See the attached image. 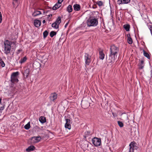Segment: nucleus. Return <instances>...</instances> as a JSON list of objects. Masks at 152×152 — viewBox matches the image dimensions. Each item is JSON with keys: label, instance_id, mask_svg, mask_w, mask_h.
Masks as SVG:
<instances>
[{"label": "nucleus", "instance_id": "1", "mask_svg": "<svg viewBox=\"0 0 152 152\" xmlns=\"http://www.w3.org/2000/svg\"><path fill=\"white\" fill-rule=\"evenodd\" d=\"M119 51L118 48L114 45L111 46L110 48V53L108 56H107V62L110 64L113 63L115 61V57H116Z\"/></svg>", "mask_w": 152, "mask_h": 152}, {"label": "nucleus", "instance_id": "2", "mask_svg": "<svg viewBox=\"0 0 152 152\" xmlns=\"http://www.w3.org/2000/svg\"><path fill=\"white\" fill-rule=\"evenodd\" d=\"M11 44V42L8 40H5L4 41V53L7 55L10 53Z\"/></svg>", "mask_w": 152, "mask_h": 152}, {"label": "nucleus", "instance_id": "3", "mask_svg": "<svg viewBox=\"0 0 152 152\" xmlns=\"http://www.w3.org/2000/svg\"><path fill=\"white\" fill-rule=\"evenodd\" d=\"M87 23L89 27L96 26L98 23V20L95 18H90L87 20Z\"/></svg>", "mask_w": 152, "mask_h": 152}, {"label": "nucleus", "instance_id": "4", "mask_svg": "<svg viewBox=\"0 0 152 152\" xmlns=\"http://www.w3.org/2000/svg\"><path fill=\"white\" fill-rule=\"evenodd\" d=\"M19 73L18 72H13L12 73L11 77V81L13 83H18V75Z\"/></svg>", "mask_w": 152, "mask_h": 152}, {"label": "nucleus", "instance_id": "5", "mask_svg": "<svg viewBox=\"0 0 152 152\" xmlns=\"http://www.w3.org/2000/svg\"><path fill=\"white\" fill-rule=\"evenodd\" d=\"M92 141L93 145L96 146H98L100 145L101 143L100 139L94 137L92 139Z\"/></svg>", "mask_w": 152, "mask_h": 152}, {"label": "nucleus", "instance_id": "6", "mask_svg": "<svg viewBox=\"0 0 152 152\" xmlns=\"http://www.w3.org/2000/svg\"><path fill=\"white\" fill-rule=\"evenodd\" d=\"M89 100H90L89 99L86 100H82L81 105L83 108L86 109L89 107L90 106V102Z\"/></svg>", "mask_w": 152, "mask_h": 152}, {"label": "nucleus", "instance_id": "7", "mask_svg": "<svg viewBox=\"0 0 152 152\" xmlns=\"http://www.w3.org/2000/svg\"><path fill=\"white\" fill-rule=\"evenodd\" d=\"M91 56H90L88 53H85V63L87 65H88L91 61Z\"/></svg>", "mask_w": 152, "mask_h": 152}, {"label": "nucleus", "instance_id": "8", "mask_svg": "<svg viewBox=\"0 0 152 152\" xmlns=\"http://www.w3.org/2000/svg\"><path fill=\"white\" fill-rule=\"evenodd\" d=\"M41 139V137L39 136L37 137H32L31 138V140L33 143H37L39 142Z\"/></svg>", "mask_w": 152, "mask_h": 152}, {"label": "nucleus", "instance_id": "9", "mask_svg": "<svg viewBox=\"0 0 152 152\" xmlns=\"http://www.w3.org/2000/svg\"><path fill=\"white\" fill-rule=\"evenodd\" d=\"M49 98L51 101L54 102L57 98V94L56 93H52L50 94Z\"/></svg>", "mask_w": 152, "mask_h": 152}, {"label": "nucleus", "instance_id": "10", "mask_svg": "<svg viewBox=\"0 0 152 152\" xmlns=\"http://www.w3.org/2000/svg\"><path fill=\"white\" fill-rule=\"evenodd\" d=\"M89 142L87 141H84L83 142L81 145L82 147L86 149H87L88 146Z\"/></svg>", "mask_w": 152, "mask_h": 152}, {"label": "nucleus", "instance_id": "11", "mask_svg": "<svg viewBox=\"0 0 152 152\" xmlns=\"http://www.w3.org/2000/svg\"><path fill=\"white\" fill-rule=\"evenodd\" d=\"M61 2H58H58L52 8L53 10H56L59 8L61 6Z\"/></svg>", "mask_w": 152, "mask_h": 152}, {"label": "nucleus", "instance_id": "12", "mask_svg": "<svg viewBox=\"0 0 152 152\" xmlns=\"http://www.w3.org/2000/svg\"><path fill=\"white\" fill-rule=\"evenodd\" d=\"M41 22L40 20H35L34 22V25L36 27H39L41 25Z\"/></svg>", "mask_w": 152, "mask_h": 152}, {"label": "nucleus", "instance_id": "13", "mask_svg": "<svg viewBox=\"0 0 152 152\" xmlns=\"http://www.w3.org/2000/svg\"><path fill=\"white\" fill-rule=\"evenodd\" d=\"M127 42L129 44H131L133 42L132 39L131 37V35L129 34H127Z\"/></svg>", "mask_w": 152, "mask_h": 152}, {"label": "nucleus", "instance_id": "14", "mask_svg": "<svg viewBox=\"0 0 152 152\" xmlns=\"http://www.w3.org/2000/svg\"><path fill=\"white\" fill-rule=\"evenodd\" d=\"M35 147L33 145H31L29 146L26 149V151L27 152H30L34 150Z\"/></svg>", "mask_w": 152, "mask_h": 152}, {"label": "nucleus", "instance_id": "15", "mask_svg": "<svg viewBox=\"0 0 152 152\" xmlns=\"http://www.w3.org/2000/svg\"><path fill=\"white\" fill-rule=\"evenodd\" d=\"M73 7L74 10L76 11H79L80 10V5L76 4L74 5Z\"/></svg>", "mask_w": 152, "mask_h": 152}, {"label": "nucleus", "instance_id": "16", "mask_svg": "<svg viewBox=\"0 0 152 152\" xmlns=\"http://www.w3.org/2000/svg\"><path fill=\"white\" fill-rule=\"evenodd\" d=\"M136 143L134 141L130 143L129 145V148L131 146V148L136 149L137 147L136 146Z\"/></svg>", "mask_w": 152, "mask_h": 152}, {"label": "nucleus", "instance_id": "17", "mask_svg": "<svg viewBox=\"0 0 152 152\" xmlns=\"http://www.w3.org/2000/svg\"><path fill=\"white\" fill-rule=\"evenodd\" d=\"M39 121L42 124L44 123L46 121V118L44 116L40 117L39 118Z\"/></svg>", "mask_w": 152, "mask_h": 152}, {"label": "nucleus", "instance_id": "18", "mask_svg": "<svg viewBox=\"0 0 152 152\" xmlns=\"http://www.w3.org/2000/svg\"><path fill=\"white\" fill-rule=\"evenodd\" d=\"M41 14V13L40 11L36 10L34 11L33 13H32V15L34 17H36L38 15H40Z\"/></svg>", "mask_w": 152, "mask_h": 152}, {"label": "nucleus", "instance_id": "19", "mask_svg": "<svg viewBox=\"0 0 152 152\" xmlns=\"http://www.w3.org/2000/svg\"><path fill=\"white\" fill-rule=\"evenodd\" d=\"M123 27L126 31H129L130 28V26L129 24H125L123 25Z\"/></svg>", "mask_w": 152, "mask_h": 152}, {"label": "nucleus", "instance_id": "20", "mask_svg": "<svg viewBox=\"0 0 152 152\" xmlns=\"http://www.w3.org/2000/svg\"><path fill=\"white\" fill-rule=\"evenodd\" d=\"M99 58L102 60L104 59V53L103 51H99Z\"/></svg>", "mask_w": 152, "mask_h": 152}, {"label": "nucleus", "instance_id": "21", "mask_svg": "<svg viewBox=\"0 0 152 152\" xmlns=\"http://www.w3.org/2000/svg\"><path fill=\"white\" fill-rule=\"evenodd\" d=\"M29 73V70L28 68L26 69L24 71V75L27 77L28 76Z\"/></svg>", "mask_w": 152, "mask_h": 152}, {"label": "nucleus", "instance_id": "22", "mask_svg": "<svg viewBox=\"0 0 152 152\" xmlns=\"http://www.w3.org/2000/svg\"><path fill=\"white\" fill-rule=\"evenodd\" d=\"M143 51V55L144 56L146 57L148 59H149L150 58V56L149 55L148 53H147L144 49H142Z\"/></svg>", "mask_w": 152, "mask_h": 152}, {"label": "nucleus", "instance_id": "23", "mask_svg": "<svg viewBox=\"0 0 152 152\" xmlns=\"http://www.w3.org/2000/svg\"><path fill=\"white\" fill-rule=\"evenodd\" d=\"M61 17L60 16L58 17L56 21L55 22L58 25L61 22Z\"/></svg>", "mask_w": 152, "mask_h": 152}, {"label": "nucleus", "instance_id": "24", "mask_svg": "<svg viewBox=\"0 0 152 152\" xmlns=\"http://www.w3.org/2000/svg\"><path fill=\"white\" fill-rule=\"evenodd\" d=\"M144 61L143 60H141V62L139 65V69H142L144 66Z\"/></svg>", "mask_w": 152, "mask_h": 152}, {"label": "nucleus", "instance_id": "25", "mask_svg": "<svg viewBox=\"0 0 152 152\" xmlns=\"http://www.w3.org/2000/svg\"><path fill=\"white\" fill-rule=\"evenodd\" d=\"M52 26L56 29H57L59 27V25L54 22L52 24Z\"/></svg>", "mask_w": 152, "mask_h": 152}, {"label": "nucleus", "instance_id": "26", "mask_svg": "<svg viewBox=\"0 0 152 152\" xmlns=\"http://www.w3.org/2000/svg\"><path fill=\"white\" fill-rule=\"evenodd\" d=\"M67 11L68 12H72V7L71 5H69L67 8Z\"/></svg>", "mask_w": 152, "mask_h": 152}, {"label": "nucleus", "instance_id": "27", "mask_svg": "<svg viewBox=\"0 0 152 152\" xmlns=\"http://www.w3.org/2000/svg\"><path fill=\"white\" fill-rule=\"evenodd\" d=\"M30 127V122H28L24 126V128L27 130Z\"/></svg>", "mask_w": 152, "mask_h": 152}, {"label": "nucleus", "instance_id": "28", "mask_svg": "<svg viewBox=\"0 0 152 152\" xmlns=\"http://www.w3.org/2000/svg\"><path fill=\"white\" fill-rule=\"evenodd\" d=\"M56 34V32L54 31H51L50 34V36L51 37H53Z\"/></svg>", "mask_w": 152, "mask_h": 152}, {"label": "nucleus", "instance_id": "29", "mask_svg": "<svg viewBox=\"0 0 152 152\" xmlns=\"http://www.w3.org/2000/svg\"><path fill=\"white\" fill-rule=\"evenodd\" d=\"M95 3L99 7H101L103 5V2L101 1H99L96 2Z\"/></svg>", "mask_w": 152, "mask_h": 152}, {"label": "nucleus", "instance_id": "30", "mask_svg": "<svg viewBox=\"0 0 152 152\" xmlns=\"http://www.w3.org/2000/svg\"><path fill=\"white\" fill-rule=\"evenodd\" d=\"M48 34V32L46 30L43 33V35L44 38L45 39L47 37Z\"/></svg>", "mask_w": 152, "mask_h": 152}, {"label": "nucleus", "instance_id": "31", "mask_svg": "<svg viewBox=\"0 0 152 152\" xmlns=\"http://www.w3.org/2000/svg\"><path fill=\"white\" fill-rule=\"evenodd\" d=\"M27 60V58L26 56L24 57L23 58H21L20 59V63H23L25 62Z\"/></svg>", "mask_w": 152, "mask_h": 152}, {"label": "nucleus", "instance_id": "32", "mask_svg": "<svg viewBox=\"0 0 152 152\" xmlns=\"http://www.w3.org/2000/svg\"><path fill=\"white\" fill-rule=\"evenodd\" d=\"M65 127L66 128H67L68 129H70L71 128V125L70 124L66 123L65 125Z\"/></svg>", "mask_w": 152, "mask_h": 152}, {"label": "nucleus", "instance_id": "33", "mask_svg": "<svg viewBox=\"0 0 152 152\" xmlns=\"http://www.w3.org/2000/svg\"><path fill=\"white\" fill-rule=\"evenodd\" d=\"M0 64L2 67H4L5 66V63L1 59L0 60Z\"/></svg>", "mask_w": 152, "mask_h": 152}, {"label": "nucleus", "instance_id": "34", "mask_svg": "<svg viewBox=\"0 0 152 152\" xmlns=\"http://www.w3.org/2000/svg\"><path fill=\"white\" fill-rule=\"evenodd\" d=\"M118 123L119 126L121 127H122L124 126V124L123 123L120 121H118Z\"/></svg>", "mask_w": 152, "mask_h": 152}, {"label": "nucleus", "instance_id": "35", "mask_svg": "<svg viewBox=\"0 0 152 152\" xmlns=\"http://www.w3.org/2000/svg\"><path fill=\"white\" fill-rule=\"evenodd\" d=\"M18 4V0H13L12 4L14 7Z\"/></svg>", "mask_w": 152, "mask_h": 152}, {"label": "nucleus", "instance_id": "36", "mask_svg": "<svg viewBox=\"0 0 152 152\" xmlns=\"http://www.w3.org/2000/svg\"><path fill=\"white\" fill-rule=\"evenodd\" d=\"M123 4H128L130 2V0H122Z\"/></svg>", "mask_w": 152, "mask_h": 152}, {"label": "nucleus", "instance_id": "37", "mask_svg": "<svg viewBox=\"0 0 152 152\" xmlns=\"http://www.w3.org/2000/svg\"><path fill=\"white\" fill-rule=\"evenodd\" d=\"M117 3L118 4H123L122 0H118L117 1Z\"/></svg>", "mask_w": 152, "mask_h": 152}, {"label": "nucleus", "instance_id": "38", "mask_svg": "<svg viewBox=\"0 0 152 152\" xmlns=\"http://www.w3.org/2000/svg\"><path fill=\"white\" fill-rule=\"evenodd\" d=\"M4 109V107L3 106V105L0 104V110H2Z\"/></svg>", "mask_w": 152, "mask_h": 152}, {"label": "nucleus", "instance_id": "39", "mask_svg": "<svg viewBox=\"0 0 152 152\" xmlns=\"http://www.w3.org/2000/svg\"><path fill=\"white\" fill-rule=\"evenodd\" d=\"M134 149L131 148V146L129 148V152H134Z\"/></svg>", "mask_w": 152, "mask_h": 152}, {"label": "nucleus", "instance_id": "40", "mask_svg": "<svg viewBox=\"0 0 152 152\" xmlns=\"http://www.w3.org/2000/svg\"><path fill=\"white\" fill-rule=\"evenodd\" d=\"M66 123H67L69 124H70V120L69 119H66Z\"/></svg>", "mask_w": 152, "mask_h": 152}, {"label": "nucleus", "instance_id": "41", "mask_svg": "<svg viewBox=\"0 0 152 152\" xmlns=\"http://www.w3.org/2000/svg\"><path fill=\"white\" fill-rule=\"evenodd\" d=\"M2 20V15L1 12H0V23H1V22Z\"/></svg>", "mask_w": 152, "mask_h": 152}, {"label": "nucleus", "instance_id": "42", "mask_svg": "<svg viewBox=\"0 0 152 152\" xmlns=\"http://www.w3.org/2000/svg\"><path fill=\"white\" fill-rule=\"evenodd\" d=\"M148 27L150 31H151V30L152 29V25H148Z\"/></svg>", "mask_w": 152, "mask_h": 152}, {"label": "nucleus", "instance_id": "43", "mask_svg": "<svg viewBox=\"0 0 152 152\" xmlns=\"http://www.w3.org/2000/svg\"><path fill=\"white\" fill-rule=\"evenodd\" d=\"M85 134L86 135H89L90 134V132L89 131H87L85 132Z\"/></svg>", "mask_w": 152, "mask_h": 152}, {"label": "nucleus", "instance_id": "44", "mask_svg": "<svg viewBox=\"0 0 152 152\" xmlns=\"http://www.w3.org/2000/svg\"><path fill=\"white\" fill-rule=\"evenodd\" d=\"M22 51V50H21V49L18 50L16 52L17 54H18L19 53H20V51Z\"/></svg>", "mask_w": 152, "mask_h": 152}, {"label": "nucleus", "instance_id": "45", "mask_svg": "<svg viewBox=\"0 0 152 152\" xmlns=\"http://www.w3.org/2000/svg\"><path fill=\"white\" fill-rule=\"evenodd\" d=\"M68 24H69V23H68V22L67 23L65 24V25L64 27H65V28H66V27L68 25Z\"/></svg>", "mask_w": 152, "mask_h": 152}, {"label": "nucleus", "instance_id": "46", "mask_svg": "<svg viewBox=\"0 0 152 152\" xmlns=\"http://www.w3.org/2000/svg\"><path fill=\"white\" fill-rule=\"evenodd\" d=\"M63 1V0H58V2H62Z\"/></svg>", "mask_w": 152, "mask_h": 152}, {"label": "nucleus", "instance_id": "47", "mask_svg": "<svg viewBox=\"0 0 152 152\" xmlns=\"http://www.w3.org/2000/svg\"><path fill=\"white\" fill-rule=\"evenodd\" d=\"M45 22H46V21L45 20H44L42 21V23H45Z\"/></svg>", "mask_w": 152, "mask_h": 152}, {"label": "nucleus", "instance_id": "48", "mask_svg": "<svg viewBox=\"0 0 152 152\" xmlns=\"http://www.w3.org/2000/svg\"><path fill=\"white\" fill-rule=\"evenodd\" d=\"M52 14H50V15H49V17H50V16H52Z\"/></svg>", "mask_w": 152, "mask_h": 152}, {"label": "nucleus", "instance_id": "49", "mask_svg": "<svg viewBox=\"0 0 152 152\" xmlns=\"http://www.w3.org/2000/svg\"><path fill=\"white\" fill-rule=\"evenodd\" d=\"M151 74L152 73V70H151Z\"/></svg>", "mask_w": 152, "mask_h": 152}]
</instances>
